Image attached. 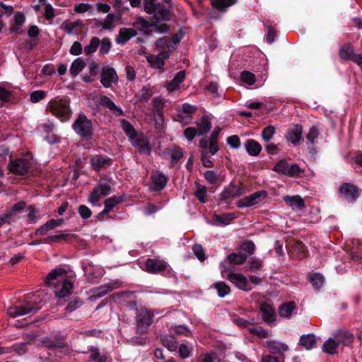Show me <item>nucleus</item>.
<instances>
[{"label": "nucleus", "mask_w": 362, "mask_h": 362, "mask_svg": "<svg viewBox=\"0 0 362 362\" xmlns=\"http://www.w3.org/2000/svg\"><path fill=\"white\" fill-rule=\"evenodd\" d=\"M46 110L59 118L62 122L68 121L72 115L69 100L65 98H56L51 100L47 103Z\"/></svg>", "instance_id": "obj_1"}, {"label": "nucleus", "mask_w": 362, "mask_h": 362, "mask_svg": "<svg viewBox=\"0 0 362 362\" xmlns=\"http://www.w3.org/2000/svg\"><path fill=\"white\" fill-rule=\"evenodd\" d=\"M72 129L81 137L90 139L93 135L94 128L91 119L80 113L72 124Z\"/></svg>", "instance_id": "obj_2"}, {"label": "nucleus", "mask_w": 362, "mask_h": 362, "mask_svg": "<svg viewBox=\"0 0 362 362\" xmlns=\"http://www.w3.org/2000/svg\"><path fill=\"white\" fill-rule=\"evenodd\" d=\"M144 11L153 14V19L170 21V11L157 0H144Z\"/></svg>", "instance_id": "obj_3"}, {"label": "nucleus", "mask_w": 362, "mask_h": 362, "mask_svg": "<svg viewBox=\"0 0 362 362\" xmlns=\"http://www.w3.org/2000/svg\"><path fill=\"white\" fill-rule=\"evenodd\" d=\"M272 170L277 173L288 177H300L305 172L298 164L289 165L285 160L278 161Z\"/></svg>", "instance_id": "obj_4"}, {"label": "nucleus", "mask_w": 362, "mask_h": 362, "mask_svg": "<svg viewBox=\"0 0 362 362\" xmlns=\"http://www.w3.org/2000/svg\"><path fill=\"white\" fill-rule=\"evenodd\" d=\"M40 307L32 302H26L24 305H13L8 308L7 314L11 317H17L29 313L35 314Z\"/></svg>", "instance_id": "obj_5"}, {"label": "nucleus", "mask_w": 362, "mask_h": 362, "mask_svg": "<svg viewBox=\"0 0 362 362\" xmlns=\"http://www.w3.org/2000/svg\"><path fill=\"white\" fill-rule=\"evenodd\" d=\"M154 315L146 308H141L136 317V332L143 334L147 332L148 327L153 322Z\"/></svg>", "instance_id": "obj_6"}, {"label": "nucleus", "mask_w": 362, "mask_h": 362, "mask_svg": "<svg viewBox=\"0 0 362 362\" xmlns=\"http://www.w3.org/2000/svg\"><path fill=\"white\" fill-rule=\"evenodd\" d=\"M361 189L356 185L350 182L342 183L339 189L340 197L351 203L358 198Z\"/></svg>", "instance_id": "obj_7"}, {"label": "nucleus", "mask_w": 362, "mask_h": 362, "mask_svg": "<svg viewBox=\"0 0 362 362\" xmlns=\"http://www.w3.org/2000/svg\"><path fill=\"white\" fill-rule=\"evenodd\" d=\"M112 192V186L107 182H101L96 185L88 197V202L95 206L102 197L107 196Z\"/></svg>", "instance_id": "obj_8"}, {"label": "nucleus", "mask_w": 362, "mask_h": 362, "mask_svg": "<svg viewBox=\"0 0 362 362\" xmlns=\"http://www.w3.org/2000/svg\"><path fill=\"white\" fill-rule=\"evenodd\" d=\"M245 193V189L241 185H236L230 184L225 187L221 192L219 200L220 202H224L226 204H229L230 202H228V199L240 197Z\"/></svg>", "instance_id": "obj_9"}, {"label": "nucleus", "mask_w": 362, "mask_h": 362, "mask_svg": "<svg viewBox=\"0 0 362 362\" xmlns=\"http://www.w3.org/2000/svg\"><path fill=\"white\" fill-rule=\"evenodd\" d=\"M31 167L30 162L25 158H20L11 160L8 164V170L17 175H25Z\"/></svg>", "instance_id": "obj_10"}, {"label": "nucleus", "mask_w": 362, "mask_h": 362, "mask_svg": "<svg viewBox=\"0 0 362 362\" xmlns=\"http://www.w3.org/2000/svg\"><path fill=\"white\" fill-rule=\"evenodd\" d=\"M144 270L151 274H158L165 272L168 268V264L163 259L148 258L144 264Z\"/></svg>", "instance_id": "obj_11"}, {"label": "nucleus", "mask_w": 362, "mask_h": 362, "mask_svg": "<svg viewBox=\"0 0 362 362\" xmlns=\"http://www.w3.org/2000/svg\"><path fill=\"white\" fill-rule=\"evenodd\" d=\"M112 159L103 155L92 156L90 159L91 167L95 171L105 170L112 164Z\"/></svg>", "instance_id": "obj_12"}, {"label": "nucleus", "mask_w": 362, "mask_h": 362, "mask_svg": "<svg viewBox=\"0 0 362 362\" xmlns=\"http://www.w3.org/2000/svg\"><path fill=\"white\" fill-rule=\"evenodd\" d=\"M118 76L115 70L109 66L103 67L101 71L100 83L105 88H110L113 82H117Z\"/></svg>", "instance_id": "obj_13"}, {"label": "nucleus", "mask_w": 362, "mask_h": 362, "mask_svg": "<svg viewBox=\"0 0 362 362\" xmlns=\"http://www.w3.org/2000/svg\"><path fill=\"white\" fill-rule=\"evenodd\" d=\"M130 141L132 145L136 148L140 153L146 155L151 154V148L149 145V141L144 134H138L136 139H130Z\"/></svg>", "instance_id": "obj_14"}, {"label": "nucleus", "mask_w": 362, "mask_h": 362, "mask_svg": "<svg viewBox=\"0 0 362 362\" xmlns=\"http://www.w3.org/2000/svg\"><path fill=\"white\" fill-rule=\"evenodd\" d=\"M267 193L265 191H257L252 194L248 197H245L240 199L237 202V206L238 208H247L257 204L261 197H265Z\"/></svg>", "instance_id": "obj_15"}, {"label": "nucleus", "mask_w": 362, "mask_h": 362, "mask_svg": "<svg viewBox=\"0 0 362 362\" xmlns=\"http://www.w3.org/2000/svg\"><path fill=\"white\" fill-rule=\"evenodd\" d=\"M333 337L339 346L340 344L344 346H351L354 340V334L344 329H338L335 331L333 334Z\"/></svg>", "instance_id": "obj_16"}, {"label": "nucleus", "mask_w": 362, "mask_h": 362, "mask_svg": "<svg viewBox=\"0 0 362 362\" xmlns=\"http://www.w3.org/2000/svg\"><path fill=\"white\" fill-rule=\"evenodd\" d=\"M227 279L235 284L239 289L245 291L251 290L247 278L241 274L230 272L228 274Z\"/></svg>", "instance_id": "obj_17"}, {"label": "nucleus", "mask_w": 362, "mask_h": 362, "mask_svg": "<svg viewBox=\"0 0 362 362\" xmlns=\"http://www.w3.org/2000/svg\"><path fill=\"white\" fill-rule=\"evenodd\" d=\"M26 206V203L21 201L15 204L10 209L7 210L3 214L7 220V223L15 222L17 220V215L22 212Z\"/></svg>", "instance_id": "obj_18"}, {"label": "nucleus", "mask_w": 362, "mask_h": 362, "mask_svg": "<svg viewBox=\"0 0 362 362\" xmlns=\"http://www.w3.org/2000/svg\"><path fill=\"white\" fill-rule=\"evenodd\" d=\"M152 181V189L153 191H160L165 188L168 182V177L163 173L155 171L151 176Z\"/></svg>", "instance_id": "obj_19"}, {"label": "nucleus", "mask_w": 362, "mask_h": 362, "mask_svg": "<svg viewBox=\"0 0 362 362\" xmlns=\"http://www.w3.org/2000/svg\"><path fill=\"white\" fill-rule=\"evenodd\" d=\"M66 272L62 268L52 270L45 277V282L47 285H55L66 276Z\"/></svg>", "instance_id": "obj_20"}, {"label": "nucleus", "mask_w": 362, "mask_h": 362, "mask_svg": "<svg viewBox=\"0 0 362 362\" xmlns=\"http://www.w3.org/2000/svg\"><path fill=\"white\" fill-rule=\"evenodd\" d=\"M169 58V54L158 53V54H149L146 56L147 62L153 69H162L165 65V61Z\"/></svg>", "instance_id": "obj_21"}, {"label": "nucleus", "mask_w": 362, "mask_h": 362, "mask_svg": "<svg viewBox=\"0 0 362 362\" xmlns=\"http://www.w3.org/2000/svg\"><path fill=\"white\" fill-rule=\"evenodd\" d=\"M152 24L153 18L151 22H149L142 17H138L133 23V26L136 31H140L144 35H149L153 33Z\"/></svg>", "instance_id": "obj_22"}, {"label": "nucleus", "mask_w": 362, "mask_h": 362, "mask_svg": "<svg viewBox=\"0 0 362 362\" xmlns=\"http://www.w3.org/2000/svg\"><path fill=\"white\" fill-rule=\"evenodd\" d=\"M99 103L102 107L109 109L115 116L124 115V111L106 95H103L100 98Z\"/></svg>", "instance_id": "obj_23"}, {"label": "nucleus", "mask_w": 362, "mask_h": 362, "mask_svg": "<svg viewBox=\"0 0 362 362\" xmlns=\"http://www.w3.org/2000/svg\"><path fill=\"white\" fill-rule=\"evenodd\" d=\"M137 33V31L134 28H122L119 30L115 41L117 44L124 45L132 37H135Z\"/></svg>", "instance_id": "obj_24"}, {"label": "nucleus", "mask_w": 362, "mask_h": 362, "mask_svg": "<svg viewBox=\"0 0 362 362\" xmlns=\"http://www.w3.org/2000/svg\"><path fill=\"white\" fill-rule=\"evenodd\" d=\"M260 311L262 312V319L268 324H271L276 320L275 311L271 305L263 303L260 305Z\"/></svg>", "instance_id": "obj_25"}, {"label": "nucleus", "mask_w": 362, "mask_h": 362, "mask_svg": "<svg viewBox=\"0 0 362 362\" xmlns=\"http://www.w3.org/2000/svg\"><path fill=\"white\" fill-rule=\"evenodd\" d=\"M303 128L300 124H296L292 129L288 131L286 138L288 141L293 144H297L302 139Z\"/></svg>", "instance_id": "obj_26"}, {"label": "nucleus", "mask_w": 362, "mask_h": 362, "mask_svg": "<svg viewBox=\"0 0 362 362\" xmlns=\"http://www.w3.org/2000/svg\"><path fill=\"white\" fill-rule=\"evenodd\" d=\"M185 78V71H180L177 72L175 74V77L166 84L165 87L168 89V90L170 92L174 91L177 88H179L180 84L184 81Z\"/></svg>", "instance_id": "obj_27"}, {"label": "nucleus", "mask_w": 362, "mask_h": 362, "mask_svg": "<svg viewBox=\"0 0 362 362\" xmlns=\"http://www.w3.org/2000/svg\"><path fill=\"white\" fill-rule=\"evenodd\" d=\"M164 155H168L170 156L171 163L174 165L183 157V151L179 146H174L171 148H167L163 151Z\"/></svg>", "instance_id": "obj_28"}, {"label": "nucleus", "mask_w": 362, "mask_h": 362, "mask_svg": "<svg viewBox=\"0 0 362 362\" xmlns=\"http://www.w3.org/2000/svg\"><path fill=\"white\" fill-rule=\"evenodd\" d=\"M266 345L274 354H281L288 350V346L286 344L281 343L275 340L267 341Z\"/></svg>", "instance_id": "obj_29"}, {"label": "nucleus", "mask_w": 362, "mask_h": 362, "mask_svg": "<svg viewBox=\"0 0 362 362\" xmlns=\"http://www.w3.org/2000/svg\"><path fill=\"white\" fill-rule=\"evenodd\" d=\"M83 26V23L81 20H78L76 21H65L61 25V28L64 30L67 34L71 35L72 33H78V31L76 30L77 28H81Z\"/></svg>", "instance_id": "obj_30"}, {"label": "nucleus", "mask_w": 362, "mask_h": 362, "mask_svg": "<svg viewBox=\"0 0 362 362\" xmlns=\"http://www.w3.org/2000/svg\"><path fill=\"white\" fill-rule=\"evenodd\" d=\"M43 346L48 349L64 348L65 342L62 338L45 337L42 340Z\"/></svg>", "instance_id": "obj_31"}, {"label": "nucleus", "mask_w": 362, "mask_h": 362, "mask_svg": "<svg viewBox=\"0 0 362 362\" xmlns=\"http://www.w3.org/2000/svg\"><path fill=\"white\" fill-rule=\"evenodd\" d=\"M197 134L204 135L209 132L211 128V124L209 117L204 116L196 122Z\"/></svg>", "instance_id": "obj_32"}, {"label": "nucleus", "mask_w": 362, "mask_h": 362, "mask_svg": "<svg viewBox=\"0 0 362 362\" xmlns=\"http://www.w3.org/2000/svg\"><path fill=\"white\" fill-rule=\"evenodd\" d=\"M245 146L247 152L252 156H258L262 151V146L254 139L247 140Z\"/></svg>", "instance_id": "obj_33"}, {"label": "nucleus", "mask_w": 362, "mask_h": 362, "mask_svg": "<svg viewBox=\"0 0 362 362\" xmlns=\"http://www.w3.org/2000/svg\"><path fill=\"white\" fill-rule=\"evenodd\" d=\"M299 344L307 350H310L316 345V337L313 334L302 335L299 339Z\"/></svg>", "instance_id": "obj_34"}, {"label": "nucleus", "mask_w": 362, "mask_h": 362, "mask_svg": "<svg viewBox=\"0 0 362 362\" xmlns=\"http://www.w3.org/2000/svg\"><path fill=\"white\" fill-rule=\"evenodd\" d=\"M120 20V15L109 13L104 21L100 23L103 30H112L115 27L116 23Z\"/></svg>", "instance_id": "obj_35"}, {"label": "nucleus", "mask_w": 362, "mask_h": 362, "mask_svg": "<svg viewBox=\"0 0 362 362\" xmlns=\"http://www.w3.org/2000/svg\"><path fill=\"white\" fill-rule=\"evenodd\" d=\"M73 289V283L69 279H63L62 287L55 291V294L59 298H64L69 296Z\"/></svg>", "instance_id": "obj_36"}, {"label": "nucleus", "mask_w": 362, "mask_h": 362, "mask_svg": "<svg viewBox=\"0 0 362 362\" xmlns=\"http://www.w3.org/2000/svg\"><path fill=\"white\" fill-rule=\"evenodd\" d=\"M284 201L291 207L302 209L305 206L304 200L299 195L286 196L284 197Z\"/></svg>", "instance_id": "obj_37"}, {"label": "nucleus", "mask_w": 362, "mask_h": 362, "mask_svg": "<svg viewBox=\"0 0 362 362\" xmlns=\"http://www.w3.org/2000/svg\"><path fill=\"white\" fill-rule=\"evenodd\" d=\"M121 127L129 140L134 139L138 136V133L133 125L127 119H122L121 120Z\"/></svg>", "instance_id": "obj_38"}, {"label": "nucleus", "mask_w": 362, "mask_h": 362, "mask_svg": "<svg viewBox=\"0 0 362 362\" xmlns=\"http://www.w3.org/2000/svg\"><path fill=\"white\" fill-rule=\"evenodd\" d=\"M338 347V343L334 338H329L324 342L322 350L328 354L334 355L337 354Z\"/></svg>", "instance_id": "obj_39"}, {"label": "nucleus", "mask_w": 362, "mask_h": 362, "mask_svg": "<svg viewBox=\"0 0 362 362\" xmlns=\"http://www.w3.org/2000/svg\"><path fill=\"white\" fill-rule=\"evenodd\" d=\"M296 308V305L294 302L284 303L279 308V314L281 317L288 318Z\"/></svg>", "instance_id": "obj_40"}, {"label": "nucleus", "mask_w": 362, "mask_h": 362, "mask_svg": "<svg viewBox=\"0 0 362 362\" xmlns=\"http://www.w3.org/2000/svg\"><path fill=\"white\" fill-rule=\"evenodd\" d=\"M156 48L160 53L165 52L169 54L170 52V40L168 37L159 38L156 43Z\"/></svg>", "instance_id": "obj_41"}, {"label": "nucleus", "mask_w": 362, "mask_h": 362, "mask_svg": "<svg viewBox=\"0 0 362 362\" xmlns=\"http://www.w3.org/2000/svg\"><path fill=\"white\" fill-rule=\"evenodd\" d=\"M118 287L117 283H108L96 288L94 293L97 296L102 297Z\"/></svg>", "instance_id": "obj_42"}, {"label": "nucleus", "mask_w": 362, "mask_h": 362, "mask_svg": "<svg viewBox=\"0 0 362 362\" xmlns=\"http://www.w3.org/2000/svg\"><path fill=\"white\" fill-rule=\"evenodd\" d=\"M237 0H211L213 7L221 12H224L226 9L235 4Z\"/></svg>", "instance_id": "obj_43"}, {"label": "nucleus", "mask_w": 362, "mask_h": 362, "mask_svg": "<svg viewBox=\"0 0 362 362\" xmlns=\"http://www.w3.org/2000/svg\"><path fill=\"white\" fill-rule=\"evenodd\" d=\"M86 66V62L82 58L76 59L71 64L69 71L72 76H76Z\"/></svg>", "instance_id": "obj_44"}, {"label": "nucleus", "mask_w": 362, "mask_h": 362, "mask_svg": "<svg viewBox=\"0 0 362 362\" xmlns=\"http://www.w3.org/2000/svg\"><path fill=\"white\" fill-rule=\"evenodd\" d=\"M195 187L196 190L194 192V196L202 204L206 203V197L207 195L206 187L199 184L197 182H195Z\"/></svg>", "instance_id": "obj_45"}, {"label": "nucleus", "mask_w": 362, "mask_h": 362, "mask_svg": "<svg viewBox=\"0 0 362 362\" xmlns=\"http://www.w3.org/2000/svg\"><path fill=\"white\" fill-rule=\"evenodd\" d=\"M227 259L230 264H242L247 259V256L243 252H233L228 255Z\"/></svg>", "instance_id": "obj_46"}, {"label": "nucleus", "mask_w": 362, "mask_h": 362, "mask_svg": "<svg viewBox=\"0 0 362 362\" xmlns=\"http://www.w3.org/2000/svg\"><path fill=\"white\" fill-rule=\"evenodd\" d=\"M122 202V199L117 196H112L105 199L104 202L105 208L103 209V213H110L117 204Z\"/></svg>", "instance_id": "obj_47"}, {"label": "nucleus", "mask_w": 362, "mask_h": 362, "mask_svg": "<svg viewBox=\"0 0 362 362\" xmlns=\"http://www.w3.org/2000/svg\"><path fill=\"white\" fill-rule=\"evenodd\" d=\"M161 341L169 351H174L177 349L178 342L173 336H164L161 337Z\"/></svg>", "instance_id": "obj_48"}, {"label": "nucleus", "mask_w": 362, "mask_h": 362, "mask_svg": "<svg viewBox=\"0 0 362 362\" xmlns=\"http://www.w3.org/2000/svg\"><path fill=\"white\" fill-rule=\"evenodd\" d=\"M220 298H223L230 293V288L223 281H218L213 284Z\"/></svg>", "instance_id": "obj_49"}, {"label": "nucleus", "mask_w": 362, "mask_h": 362, "mask_svg": "<svg viewBox=\"0 0 362 362\" xmlns=\"http://www.w3.org/2000/svg\"><path fill=\"white\" fill-rule=\"evenodd\" d=\"M100 40L98 37H92L90 41V43L88 45H87L86 46H85V47H84L85 54L89 55V54L94 53L97 50L98 46L100 45Z\"/></svg>", "instance_id": "obj_50"}, {"label": "nucleus", "mask_w": 362, "mask_h": 362, "mask_svg": "<svg viewBox=\"0 0 362 362\" xmlns=\"http://www.w3.org/2000/svg\"><path fill=\"white\" fill-rule=\"evenodd\" d=\"M162 21L153 19L152 29L160 33H167L170 31V26L165 23H160Z\"/></svg>", "instance_id": "obj_51"}, {"label": "nucleus", "mask_w": 362, "mask_h": 362, "mask_svg": "<svg viewBox=\"0 0 362 362\" xmlns=\"http://www.w3.org/2000/svg\"><path fill=\"white\" fill-rule=\"evenodd\" d=\"M35 335L31 334L30 336H29V339H30L29 341L20 343V344H16L13 345V346L10 349H11V351L13 350L20 355L23 354L27 351V349H26L27 344H30V341H33L35 339Z\"/></svg>", "instance_id": "obj_52"}, {"label": "nucleus", "mask_w": 362, "mask_h": 362, "mask_svg": "<svg viewBox=\"0 0 362 362\" xmlns=\"http://www.w3.org/2000/svg\"><path fill=\"white\" fill-rule=\"evenodd\" d=\"M69 238V234L61 233L59 235H52L47 236L45 239L44 243H58L62 240H67Z\"/></svg>", "instance_id": "obj_53"}, {"label": "nucleus", "mask_w": 362, "mask_h": 362, "mask_svg": "<svg viewBox=\"0 0 362 362\" xmlns=\"http://www.w3.org/2000/svg\"><path fill=\"white\" fill-rule=\"evenodd\" d=\"M235 218V215L232 213L225 214L222 216L220 215H216L215 216V221L223 224V225H228L230 223L231 221H233Z\"/></svg>", "instance_id": "obj_54"}, {"label": "nucleus", "mask_w": 362, "mask_h": 362, "mask_svg": "<svg viewBox=\"0 0 362 362\" xmlns=\"http://www.w3.org/2000/svg\"><path fill=\"white\" fill-rule=\"evenodd\" d=\"M275 127L269 125L263 129L262 132V138L265 141H269L275 134Z\"/></svg>", "instance_id": "obj_55"}, {"label": "nucleus", "mask_w": 362, "mask_h": 362, "mask_svg": "<svg viewBox=\"0 0 362 362\" xmlns=\"http://www.w3.org/2000/svg\"><path fill=\"white\" fill-rule=\"evenodd\" d=\"M241 80L248 85H253L256 81L255 76L252 72L243 71L240 74Z\"/></svg>", "instance_id": "obj_56"}, {"label": "nucleus", "mask_w": 362, "mask_h": 362, "mask_svg": "<svg viewBox=\"0 0 362 362\" xmlns=\"http://www.w3.org/2000/svg\"><path fill=\"white\" fill-rule=\"evenodd\" d=\"M311 284L317 289L320 288L323 284V276L320 274H313L310 276Z\"/></svg>", "instance_id": "obj_57"}, {"label": "nucleus", "mask_w": 362, "mask_h": 362, "mask_svg": "<svg viewBox=\"0 0 362 362\" xmlns=\"http://www.w3.org/2000/svg\"><path fill=\"white\" fill-rule=\"evenodd\" d=\"M47 95V93L45 90H37L32 92L30 95V100L33 103H36L40 101L41 100L44 99L45 96Z\"/></svg>", "instance_id": "obj_58"}, {"label": "nucleus", "mask_w": 362, "mask_h": 362, "mask_svg": "<svg viewBox=\"0 0 362 362\" xmlns=\"http://www.w3.org/2000/svg\"><path fill=\"white\" fill-rule=\"evenodd\" d=\"M204 177L211 185H215L218 181V175L214 170H206L204 174Z\"/></svg>", "instance_id": "obj_59"}, {"label": "nucleus", "mask_w": 362, "mask_h": 362, "mask_svg": "<svg viewBox=\"0 0 362 362\" xmlns=\"http://www.w3.org/2000/svg\"><path fill=\"white\" fill-rule=\"evenodd\" d=\"M152 105L153 107V110L158 115H159L162 112L163 108L164 107L163 99L159 97L154 98L152 100Z\"/></svg>", "instance_id": "obj_60"}, {"label": "nucleus", "mask_w": 362, "mask_h": 362, "mask_svg": "<svg viewBox=\"0 0 362 362\" xmlns=\"http://www.w3.org/2000/svg\"><path fill=\"white\" fill-rule=\"evenodd\" d=\"M192 250L194 252V255L197 257L199 260H200L201 262L205 260V253L203 247L201 245L194 244L192 247Z\"/></svg>", "instance_id": "obj_61"}, {"label": "nucleus", "mask_w": 362, "mask_h": 362, "mask_svg": "<svg viewBox=\"0 0 362 362\" xmlns=\"http://www.w3.org/2000/svg\"><path fill=\"white\" fill-rule=\"evenodd\" d=\"M100 53L102 54H107L112 47V43L110 42V40L108 37H104L100 41Z\"/></svg>", "instance_id": "obj_62"}, {"label": "nucleus", "mask_w": 362, "mask_h": 362, "mask_svg": "<svg viewBox=\"0 0 362 362\" xmlns=\"http://www.w3.org/2000/svg\"><path fill=\"white\" fill-rule=\"evenodd\" d=\"M90 358L95 362H106V357L100 354L98 348L91 349Z\"/></svg>", "instance_id": "obj_63"}, {"label": "nucleus", "mask_w": 362, "mask_h": 362, "mask_svg": "<svg viewBox=\"0 0 362 362\" xmlns=\"http://www.w3.org/2000/svg\"><path fill=\"white\" fill-rule=\"evenodd\" d=\"M262 262L261 260H259L258 259L252 258V259H251V260H250L247 262L246 267H247V270L253 272L255 270L260 269V268L262 267Z\"/></svg>", "instance_id": "obj_64"}]
</instances>
